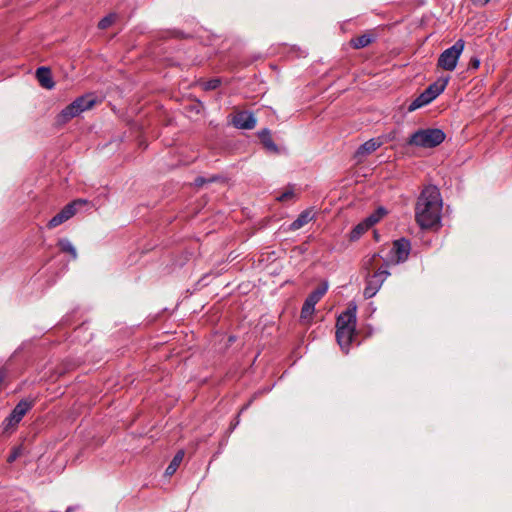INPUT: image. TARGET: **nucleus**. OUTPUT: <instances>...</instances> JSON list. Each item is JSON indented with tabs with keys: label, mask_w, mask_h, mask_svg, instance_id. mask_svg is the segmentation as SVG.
Here are the masks:
<instances>
[{
	"label": "nucleus",
	"mask_w": 512,
	"mask_h": 512,
	"mask_svg": "<svg viewBox=\"0 0 512 512\" xmlns=\"http://www.w3.org/2000/svg\"><path fill=\"white\" fill-rule=\"evenodd\" d=\"M441 209L442 200L438 188L434 185L425 187L416 203V222L421 228H432L440 221Z\"/></svg>",
	"instance_id": "nucleus-1"
},
{
	"label": "nucleus",
	"mask_w": 512,
	"mask_h": 512,
	"mask_svg": "<svg viewBox=\"0 0 512 512\" xmlns=\"http://www.w3.org/2000/svg\"><path fill=\"white\" fill-rule=\"evenodd\" d=\"M445 133L438 128L419 129L410 135L407 143L421 148H434L445 140Z\"/></svg>",
	"instance_id": "nucleus-2"
},
{
	"label": "nucleus",
	"mask_w": 512,
	"mask_h": 512,
	"mask_svg": "<svg viewBox=\"0 0 512 512\" xmlns=\"http://www.w3.org/2000/svg\"><path fill=\"white\" fill-rule=\"evenodd\" d=\"M449 79H439L434 83L430 84L416 99H414L409 107L408 111H415L429 103H431L437 96H439L446 88Z\"/></svg>",
	"instance_id": "nucleus-3"
},
{
	"label": "nucleus",
	"mask_w": 512,
	"mask_h": 512,
	"mask_svg": "<svg viewBox=\"0 0 512 512\" xmlns=\"http://www.w3.org/2000/svg\"><path fill=\"white\" fill-rule=\"evenodd\" d=\"M464 47V40H457L451 47L447 48L440 54L437 66L445 71H453L457 66Z\"/></svg>",
	"instance_id": "nucleus-4"
},
{
	"label": "nucleus",
	"mask_w": 512,
	"mask_h": 512,
	"mask_svg": "<svg viewBox=\"0 0 512 512\" xmlns=\"http://www.w3.org/2000/svg\"><path fill=\"white\" fill-rule=\"evenodd\" d=\"M33 407V401L21 400L3 421V432L14 430L25 414Z\"/></svg>",
	"instance_id": "nucleus-5"
},
{
	"label": "nucleus",
	"mask_w": 512,
	"mask_h": 512,
	"mask_svg": "<svg viewBox=\"0 0 512 512\" xmlns=\"http://www.w3.org/2000/svg\"><path fill=\"white\" fill-rule=\"evenodd\" d=\"M411 251V243L406 238H400L393 242L389 258L386 260V266L389 264H399L405 262Z\"/></svg>",
	"instance_id": "nucleus-6"
},
{
	"label": "nucleus",
	"mask_w": 512,
	"mask_h": 512,
	"mask_svg": "<svg viewBox=\"0 0 512 512\" xmlns=\"http://www.w3.org/2000/svg\"><path fill=\"white\" fill-rule=\"evenodd\" d=\"M389 275L387 266H385V268L379 267L377 271L367 276L366 286L363 291L364 297L366 299L374 297Z\"/></svg>",
	"instance_id": "nucleus-7"
},
{
	"label": "nucleus",
	"mask_w": 512,
	"mask_h": 512,
	"mask_svg": "<svg viewBox=\"0 0 512 512\" xmlns=\"http://www.w3.org/2000/svg\"><path fill=\"white\" fill-rule=\"evenodd\" d=\"M327 289V284H323L308 295L301 309L302 319H310L312 317L315 310V305L325 295Z\"/></svg>",
	"instance_id": "nucleus-8"
},
{
	"label": "nucleus",
	"mask_w": 512,
	"mask_h": 512,
	"mask_svg": "<svg viewBox=\"0 0 512 512\" xmlns=\"http://www.w3.org/2000/svg\"><path fill=\"white\" fill-rule=\"evenodd\" d=\"M85 200H74L71 203L67 204L59 213H57L54 217L50 219V221L47 224V227L49 229H53L62 223L69 220L71 217H73L77 211V206L85 204Z\"/></svg>",
	"instance_id": "nucleus-9"
},
{
	"label": "nucleus",
	"mask_w": 512,
	"mask_h": 512,
	"mask_svg": "<svg viewBox=\"0 0 512 512\" xmlns=\"http://www.w3.org/2000/svg\"><path fill=\"white\" fill-rule=\"evenodd\" d=\"M356 335V328H336V339L343 351H349L350 345Z\"/></svg>",
	"instance_id": "nucleus-10"
},
{
	"label": "nucleus",
	"mask_w": 512,
	"mask_h": 512,
	"mask_svg": "<svg viewBox=\"0 0 512 512\" xmlns=\"http://www.w3.org/2000/svg\"><path fill=\"white\" fill-rule=\"evenodd\" d=\"M356 322V306L348 307L338 316L336 328H356Z\"/></svg>",
	"instance_id": "nucleus-11"
},
{
	"label": "nucleus",
	"mask_w": 512,
	"mask_h": 512,
	"mask_svg": "<svg viewBox=\"0 0 512 512\" xmlns=\"http://www.w3.org/2000/svg\"><path fill=\"white\" fill-rule=\"evenodd\" d=\"M233 124L240 129H253L256 126V119L252 113L242 111L234 116Z\"/></svg>",
	"instance_id": "nucleus-12"
},
{
	"label": "nucleus",
	"mask_w": 512,
	"mask_h": 512,
	"mask_svg": "<svg viewBox=\"0 0 512 512\" xmlns=\"http://www.w3.org/2000/svg\"><path fill=\"white\" fill-rule=\"evenodd\" d=\"M36 78L43 88L52 89L55 85L52 79L51 70L48 67H39L36 70Z\"/></svg>",
	"instance_id": "nucleus-13"
},
{
	"label": "nucleus",
	"mask_w": 512,
	"mask_h": 512,
	"mask_svg": "<svg viewBox=\"0 0 512 512\" xmlns=\"http://www.w3.org/2000/svg\"><path fill=\"white\" fill-rule=\"evenodd\" d=\"M79 114L78 106L73 101L60 112L58 115V121L60 123H66Z\"/></svg>",
	"instance_id": "nucleus-14"
},
{
	"label": "nucleus",
	"mask_w": 512,
	"mask_h": 512,
	"mask_svg": "<svg viewBox=\"0 0 512 512\" xmlns=\"http://www.w3.org/2000/svg\"><path fill=\"white\" fill-rule=\"evenodd\" d=\"M374 40V34L369 32L352 38L350 44L354 49H361L370 45Z\"/></svg>",
	"instance_id": "nucleus-15"
},
{
	"label": "nucleus",
	"mask_w": 512,
	"mask_h": 512,
	"mask_svg": "<svg viewBox=\"0 0 512 512\" xmlns=\"http://www.w3.org/2000/svg\"><path fill=\"white\" fill-rule=\"evenodd\" d=\"M313 219V215L310 210H305L301 212L298 217L290 224L289 229L291 231H296L306 224H308Z\"/></svg>",
	"instance_id": "nucleus-16"
},
{
	"label": "nucleus",
	"mask_w": 512,
	"mask_h": 512,
	"mask_svg": "<svg viewBox=\"0 0 512 512\" xmlns=\"http://www.w3.org/2000/svg\"><path fill=\"white\" fill-rule=\"evenodd\" d=\"M96 102L93 94H87L84 96H80L74 100V103L78 106V110L80 113L92 108Z\"/></svg>",
	"instance_id": "nucleus-17"
},
{
	"label": "nucleus",
	"mask_w": 512,
	"mask_h": 512,
	"mask_svg": "<svg viewBox=\"0 0 512 512\" xmlns=\"http://www.w3.org/2000/svg\"><path fill=\"white\" fill-rule=\"evenodd\" d=\"M259 138L262 142V144L264 145V147L271 151V152H278V147L277 145L274 143L273 139H272V136H271V132L269 129H262L259 133Z\"/></svg>",
	"instance_id": "nucleus-18"
},
{
	"label": "nucleus",
	"mask_w": 512,
	"mask_h": 512,
	"mask_svg": "<svg viewBox=\"0 0 512 512\" xmlns=\"http://www.w3.org/2000/svg\"><path fill=\"white\" fill-rule=\"evenodd\" d=\"M381 141L378 139H370L363 143L357 150V155H368L376 151L381 146Z\"/></svg>",
	"instance_id": "nucleus-19"
},
{
	"label": "nucleus",
	"mask_w": 512,
	"mask_h": 512,
	"mask_svg": "<svg viewBox=\"0 0 512 512\" xmlns=\"http://www.w3.org/2000/svg\"><path fill=\"white\" fill-rule=\"evenodd\" d=\"M184 455H185V453L183 450H179L175 454L172 461L170 462V464L168 465V467L165 470V475L172 476L177 471L178 467L180 466L181 462L183 461Z\"/></svg>",
	"instance_id": "nucleus-20"
},
{
	"label": "nucleus",
	"mask_w": 512,
	"mask_h": 512,
	"mask_svg": "<svg viewBox=\"0 0 512 512\" xmlns=\"http://www.w3.org/2000/svg\"><path fill=\"white\" fill-rule=\"evenodd\" d=\"M57 245L60 248L61 252L70 254L73 260L77 258V251L68 239L62 238L58 240Z\"/></svg>",
	"instance_id": "nucleus-21"
},
{
	"label": "nucleus",
	"mask_w": 512,
	"mask_h": 512,
	"mask_svg": "<svg viewBox=\"0 0 512 512\" xmlns=\"http://www.w3.org/2000/svg\"><path fill=\"white\" fill-rule=\"evenodd\" d=\"M368 229H370L368 227V225L365 223V221L363 220L362 222H360L359 224H357L353 229L352 231L350 232V240L351 241H356L358 240Z\"/></svg>",
	"instance_id": "nucleus-22"
},
{
	"label": "nucleus",
	"mask_w": 512,
	"mask_h": 512,
	"mask_svg": "<svg viewBox=\"0 0 512 512\" xmlns=\"http://www.w3.org/2000/svg\"><path fill=\"white\" fill-rule=\"evenodd\" d=\"M115 18H116V15L115 14H110L104 18H102L99 23H98V27L100 29H106L108 28L109 26H111L114 21H115Z\"/></svg>",
	"instance_id": "nucleus-23"
},
{
	"label": "nucleus",
	"mask_w": 512,
	"mask_h": 512,
	"mask_svg": "<svg viewBox=\"0 0 512 512\" xmlns=\"http://www.w3.org/2000/svg\"><path fill=\"white\" fill-rule=\"evenodd\" d=\"M22 451H23V448L22 446H15L10 455L8 456L7 458V462L8 463H13L18 457H20L22 455Z\"/></svg>",
	"instance_id": "nucleus-24"
},
{
	"label": "nucleus",
	"mask_w": 512,
	"mask_h": 512,
	"mask_svg": "<svg viewBox=\"0 0 512 512\" xmlns=\"http://www.w3.org/2000/svg\"><path fill=\"white\" fill-rule=\"evenodd\" d=\"M220 84H221L220 79H218V78L211 79L204 83V89L205 90H214V89L218 88L220 86Z\"/></svg>",
	"instance_id": "nucleus-25"
},
{
	"label": "nucleus",
	"mask_w": 512,
	"mask_h": 512,
	"mask_svg": "<svg viewBox=\"0 0 512 512\" xmlns=\"http://www.w3.org/2000/svg\"><path fill=\"white\" fill-rule=\"evenodd\" d=\"M216 180H217V177H212V178H209V179H206L204 177H197L195 179L194 184L197 187H202L205 183H207V182H214Z\"/></svg>",
	"instance_id": "nucleus-26"
},
{
	"label": "nucleus",
	"mask_w": 512,
	"mask_h": 512,
	"mask_svg": "<svg viewBox=\"0 0 512 512\" xmlns=\"http://www.w3.org/2000/svg\"><path fill=\"white\" fill-rule=\"evenodd\" d=\"M365 223L368 225L369 228H371L373 225H375L377 222H379V218L376 216L375 213H372L370 216H368L366 219H364Z\"/></svg>",
	"instance_id": "nucleus-27"
},
{
	"label": "nucleus",
	"mask_w": 512,
	"mask_h": 512,
	"mask_svg": "<svg viewBox=\"0 0 512 512\" xmlns=\"http://www.w3.org/2000/svg\"><path fill=\"white\" fill-rule=\"evenodd\" d=\"M479 66H480V60H479V58H477V57H472V58L470 59L469 65H468L469 69H474V70H476V69H478V68H479Z\"/></svg>",
	"instance_id": "nucleus-28"
},
{
	"label": "nucleus",
	"mask_w": 512,
	"mask_h": 512,
	"mask_svg": "<svg viewBox=\"0 0 512 512\" xmlns=\"http://www.w3.org/2000/svg\"><path fill=\"white\" fill-rule=\"evenodd\" d=\"M293 196V192L289 191V192H285L283 194H281L279 197H278V200L279 201H285L287 199H290L291 197Z\"/></svg>",
	"instance_id": "nucleus-29"
},
{
	"label": "nucleus",
	"mask_w": 512,
	"mask_h": 512,
	"mask_svg": "<svg viewBox=\"0 0 512 512\" xmlns=\"http://www.w3.org/2000/svg\"><path fill=\"white\" fill-rule=\"evenodd\" d=\"M490 0H471V2L473 3V5L475 6H480V7H483L485 6L486 4H488Z\"/></svg>",
	"instance_id": "nucleus-30"
},
{
	"label": "nucleus",
	"mask_w": 512,
	"mask_h": 512,
	"mask_svg": "<svg viewBox=\"0 0 512 512\" xmlns=\"http://www.w3.org/2000/svg\"><path fill=\"white\" fill-rule=\"evenodd\" d=\"M374 213L380 220L386 214V210L384 208L380 207Z\"/></svg>",
	"instance_id": "nucleus-31"
},
{
	"label": "nucleus",
	"mask_w": 512,
	"mask_h": 512,
	"mask_svg": "<svg viewBox=\"0 0 512 512\" xmlns=\"http://www.w3.org/2000/svg\"><path fill=\"white\" fill-rule=\"evenodd\" d=\"M374 213L380 220L386 214V210L384 208L380 207Z\"/></svg>",
	"instance_id": "nucleus-32"
},
{
	"label": "nucleus",
	"mask_w": 512,
	"mask_h": 512,
	"mask_svg": "<svg viewBox=\"0 0 512 512\" xmlns=\"http://www.w3.org/2000/svg\"><path fill=\"white\" fill-rule=\"evenodd\" d=\"M378 257H380V255H379V254H374V255H372V257L368 260V262L366 263V265H370V266H372V265H373V263L375 262V260H376Z\"/></svg>",
	"instance_id": "nucleus-33"
},
{
	"label": "nucleus",
	"mask_w": 512,
	"mask_h": 512,
	"mask_svg": "<svg viewBox=\"0 0 512 512\" xmlns=\"http://www.w3.org/2000/svg\"><path fill=\"white\" fill-rule=\"evenodd\" d=\"M73 511V508L72 507H68L66 512H72Z\"/></svg>",
	"instance_id": "nucleus-34"
}]
</instances>
